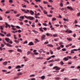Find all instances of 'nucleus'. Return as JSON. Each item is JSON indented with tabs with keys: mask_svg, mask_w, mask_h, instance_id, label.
<instances>
[{
	"mask_svg": "<svg viewBox=\"0 0 80 80\" xmlns=\"http://www.w3.org/2000/svg\"><path fill=\"white\" fill-rule=\"evenodd\" d=\"M67 8H68V9L71 10V11H73V8H72V7H70L69 6H68L67 7Z\"/></svg>",
	"mask_w": 80,
	"mask_h": 80,
	"instance_id": "nucleus-6",
	"label": "nucleus"
},
{
	"mask_svg": "<svg viewBox=\"0 0 80 80\" xmlns=\"http://www.w3.org/2000/svg\"><path fill=\"white\" fill-rule=\"evenodd\" d=\"M20 16V14H18L16 15L17 17H18Z\"/></svg>",
	"mask_w": 80,
	"mask_h": 80,
	"instance_id": "nucleus-38",
	"label": "nucleus"
},
{
	"mask_svg": "<svg viewBox=\"0 0 80 80\" xmlns=\"http://www.w3.org/2000/svg\"><path fill=\"white\" fill-rule=\"evenodd\" d=\"M6 25H8V27H9V28H10V25L8 24H7V23H5Z\"/></svg>",
	"mask_w": 80,
	"mask_h": 80,
	"instance_id": "nucleus-35",
	"label": "nucleus"
},
{
	"mask_svg": "<svg viewBox=\"0 0 80 80\" xmlns=\"http://www.w3.org/2000/svg\"><path fill=\"white\" fill-rule=\"evenodd\" d=\"M25 2H27V3H29V2L27 0H23Z\"/></svg>",
	"mask_w": 80,
	"mask_h": 80,
	"instance_id": "nucleus-44",
	"label": "nucleus"
},
{
	"mask_svg": "<svg viewBox=\"0 0 80 80\" xmlns=\"http://www.w3.org/2000/svg\"><path fill=\"white\" fill-rule=\"evenodd\" d=\"M39 7L41 8V9H42V10H43V8L41 6L39 5Z\"/></svg>",
	"mask_w": 80,
	"mask_h": 80,
	"instance_id": "nucleus-46",
	"label": "nucleus"
},
{
	"mask_svg": "<svg viewBox=\"0 0 80 80\" xmlns=\"http://www.w3.org/2000/svg\"><path fill=\"white\" fill-rule=\"evenodd\" d=\"M53 69H55L56 70H60V68L57 66L53 68Z\"/></svg>",
	"mask_w": 80,
	"mask_h": 80,
	"instance_id": "nucleus-4",
	"label": "nucleus"
},
{
	"mask_svg": "<svg viewBox=\"0 0 80 80\" xmlns=\"http://www.w3.org/2000/svg\"><path fill=\"white\" fill-rule=\"evenodd\" d=\"M20 19H22V20H23V18H24V16H21L20 17Z\"/></svg>",
	"mask_w": 80,
	"mask_h": 80,
	"instance_id": "nucleus-26",
	"label": "nucleus"
},
{
	"mask_svg": "<svg viewBox=\"0 0 80 80\" xmlns=\"http://www.w3.org/2000/svg\"><path fill=\"white\" fill-rule=\"evenodd\" d=\"M80 15V12H79L78 13V15H77V16L78 17H79V16Z\"/></svg>",
	"mask_w": 80,
	"mask_h": 80,
	"instance_id": "nucleus-58",
	"label": "nucleus"
},
{
	"mask_svg": "<svg viewBox=\"0 0 80 80\" xmlns=\"http://www.w3.org/2000/svg\"><path fill=\"white\" fill-rule=\"evenodd\" d=\"M3 65H7V63H8V62H3Z\"/></svg>",
	"mask_w": 80,
	"mask_h": 80,
	"instance_id": "nucleus-13",
	"label": "nucleus"
},
{
	"mask_svg": "<svg viewBox=\"0 0 80 80\" xmlns=\"http://www.w3.org/2000/svg\"><path fill=\"white\" fill-rule=\"evenodd\" d=\"M55 27H58L59 26V24H55Z\"/></svg>",
	"mask_w": 80,
	"mask_h": 80,
	"instance_id": "nucleus-62",
	"label": "nucleus"
},
{
	"mask_svg": "<svg viewBox=\"0 0 80 80\" xmlns=\"http://www.w3.org/2000/svg\"><path fill=\"white\" fill-rule=\"evenodd\" d=\"M13 51V50H8V52H10V53H12V52Z\"/></svg>",
	"mask_w": 80,
	"mask_h": 80,
	"instance_id": "nucleus-37",
	"label": "nucleus"
},
{
	"mask_svg": "<svg viewBox=\"0 0 80 80\" xmlns=\"http://www.w3.org/2000/svg\"><path fill=\"white\" fill-rule=\"evenodd\" d=\"M60 5L61 7H63V3H60Z\"/></svg>",
	"mask_w": 80,
	"mask_h": 80,
	"instance_id": "nucleus-53",
	"label": "nucleus"
},
{
	"mask_svg": "<svg viewBox=\"0 0 80 80\" xmlns=\"http://www.w3.org/2000/svg\"><path fill=\"white\" fill-rule=\"evenodd\" d=\"M46 37V36L45 35H43L41 37V39L43 40H45V38Z\"/></svg>",
	"mask_w": 80,
	"mask_h": 80,
	"instance_id": "nucleus-5",
	"label": "nucleus"
},
{
	"mask_svg": "<svg viewBox=\"0 0 80 80\" xmlns=\"http://www.w3.org/2000/svg\"><path fill=\"white\" fill-rule=\"evenodd\" d=\"M32 32H34V33L35 34L38 33V32L37 31H35L34 30H32Z\"/></svg>",
	"mask_w": 80,
	"mask_h": 80,
	"instance_id": "nucleus-21",
	"label": "nucleus"
},
{
	"mask_svg": "<svg viewBox=\"0 0 80 80\" xmlns=\"http://www.w3.org/2000/svg\"><path fill=\"white\" fill-rule=\"evenodd\" d=\"M73 37L75 38V37H76V34H74L73 35Z\"/></svg>",
	"mask_w": 80,
	"mask_h": 80,
	"instance_id": "nucleus-64",
	"label": "nucleus"
},
{
	"mask_svg": "<svg viewBox=\"0 0 80 80\" xmlns=\"http://www.w3.org/2000/svg\"><path fill=\"white\" fill-rule=\"evenodd\" d=\"M60 64L62 65H63L64 64V63H63V61H61L60 62Z\"/></svg>",
	"mask_w": 80,
	"mask_h": 80,
	"instance_id": "nucleus-23",
	"label": "nucleus"
},
{
	"mask_svg": "<svg viewBox=\"0 0 80 80\" xmlns=\"http://www.w3.org/2000/svg\"><path fill=\"white\" fill-rule=\"evenodd\" d=\"M0 29L1 30H3V26L0 27Z\"/></svg>",
	"mask_w": 80,
	"mask_h": 80,
	"instance_id": "nucleus-57",
	"label": "nucleus"
},
{
	"mask_svg": "<svg viewBox=\"0 0 80 80\" xmlns=\"http://www.w3.org/2000/svg\"><path fill=\"white\" fill-rule=\"evenodd\" d=\"M62 51H66V50H66V49H65V48H64L62 49Z\"/></svg>",
	"mask_w": 80,
	"mask_h": 80,
	"instance_id": "nucleus-43",
	"label": "nucleus"
},
{
	"mask_svg": "<svg viewBox=\"0 0 80 80\" xmlns=\"http://www.w3.org/2000/svg\"><path fill=\"white\" fill-rule=\"evenodd\" d=\"M22 74V73H19L18 74V75L19 76V75H21Z\"/></svg>",
	"mask_w": 80,
	"mask_h": 80,
	"instance_id": "nucleus-47",
	"label": "nucleus"
},
{
	"mask_svg": "<svg viewBox=\"0 0 80 80\" xmlns=\"http://www.w3.org/2000/svg\"><path fill=\"white\" fill-rule=\"evenodd\" d=\"M49 2H53V1L52 0H49Z\"/></svg>",
	"mask_w": 80,
	"mask_h": 80,
	"instance_id": "nucleus-61",
	"label": "nucleus"
},
{
	"mask_svg": "<svg viewBox=\"0 0 80 80\" xmlns=\"http://www.w3.org/2000/svg\"><path fill=\"white\" fill-rule=\"evenodd\" d=\"M24 17L27 19H29L30 20H33V17H31V16L27 17L25 15H24Z\"/></svg>",
	"mask_w": 80,
	"mask_h": 80,
	"instance_id": "nucleus-1",
	"label": "nucleus"
},
{
	"mask_svg": "<svg viewBox=\"0 0 80 80\" xmlns=\"http://www.w3.org/2000/svg\"><path fill=\"white\" fill-rule=\"evenodd\" d=\"M1 33H3L4 34V35H6V34L7 33V32H3V31H2V30H1Z\"/></svg>",
	"mask_w": 80,
	"mask_h": 80,
	"instance_id": "nucleus-19",
	"label": "nucleus"
},
{
	"mask_svg": "<svg viewBox=\"0 0 80 80\" xmlns=\"http://www.w3.org/2000/svg\"><path fill=\"white\" fill-rule=\"evenodd\" d=\"M63 60H64V61H68V58L67 57H65L64 58H63Z\"/></svg>",
	"mask_w": 80,
	"mask_h": 80,
	"instance_id": "nucleus-8",
	"label": "nucleus"
},
{
	"mask_svg": "<svg viewBox=\"0 0 80 80\" xmlns=\"http://www.w3.org/2000/svg\"><path fill=\"white\" fill-rule=\"evenodd\" d=\"M28 43V42H27V41H26L24 42L23 44H26V43Z\"/></svg>",
	"mask_w": 80,
	"mask_h": 80,
	"instance_id": "nucleus-48",
	"label": "nucleus"
},
{
	"mask_svg": "<svg viewBox=\"0 0 80 80\" xmlns=\"http://www.w3.org/2000/svg\"><path fill=\"white\" fill-rule=\"evenodd\" d=\"M35 1L37 2H40L41 0H35Z\"/></svg>",
	"mask_w": 80,
	"mask_h": 80,
	"instance_id": "nucleus-55",
	"label": "nucleus"
},
{
	"mask_svg": "<svg viewBox=\"0 0 80 80\" xmlns=\"http://www.w3.org/2000/svg\"><path fill=\"white\" fill-rule=\"evenodd\" d=\"M48 63H50L51 62H53V60H51L49 61H48Z\"/></svg>",
	"mask_w": 80,
	"mask_h": 80,
	"instance_id": "nucleus-41",
	"label": "nucleus"
},
{
	"mask_svg": "<svg viewBox=\"0 0 80 80\" xmlns=\"http://www.w3.org/2000/svg\"><path fill=\"white\" fill-rule=\"evenodd\" d=\"M29 13H30V14L32 15H33L34 14V12L31 10H30V11H29Z\"/></svg>",
	"mask_w": 80,
	"mask_h": 80,
	"instance_id": "nucleus-7",
	"label": "nucleus"
},
{
	"mask_svg": "<svg viewBox=\"0 0 80 80\" xmlns=\"http://www.w3.org/2000/svg\"><path fill=\"white\" fill-rule=\"evenodd\" d=\"M45 76H42L41 77V78H41L42 79H45Z\"/></svg>",
	"mask_w": 80,
	"mask_h": 80,
	"instance_id": "nucleus-17",
	"label": "nucleus"
},
{
	"mask_svg": "<svg viewBox=\"0 0 80 80\" xmlns=\"http://www.w3.org/2000/svg\"><path fill=\"white\" fill-rule=\"evenodd\" d=\"M0 36H1V37H5V35H4V34L1 33H0Z\"/></svg>",
	"mask_w": 80,
	"mask_h": 80,
	"instance_id": "nucleus-24",
	"label": "nucleus"
},
{
	"mask_svg": "<svg viewBox=\"0 0 80 80\" xmlns=\"http://www.w3.org/2000/svg\"><path fill=\"white\" fill-rule=\"evenodd\" d=\"M36 59H37V60H40V59H43V58L42 57H39V58H36Z\"/></svg>",
	"mask_w": 80,
	"mask_h": 80,
	"instance_id": "nucleus-18",
	"label": "nucleus"
},
{
	"mask_svg": "<svg viewBox=\"0 0 80 80\" xmlns=\"http://www.w3.org/2000/svg\"><path fill=\"white\" fill-rule=\"evenodd\" d=\"M55 20H56V18H53L52 19V21H55Z\"/></svg>",
	"mask_w": 80,
	"mask_h": 80,
	"instance_id": "nucleus-40",
	"label": "nucleus"
},
{
	"mask_svg": "<svg viewBox=\"0 0 80 80\" xmlns=\"http://www.w3.org/2000/svg\"><path fill=\"white\" fill-rule=\"evenodd\" d=\"M22 68V67L19 65L16 66V69H18V68Z\"/></svg>",
	"mask_w": 80,
	"mask_h": 80,
	"instance_id": "nucleus-14",
	"label": "nucleus"
},
{
	"mask_svg": "<svg viewBox=\"0 0 80 80\" xmlns=\"http://www.w3.org/2000/svg\"><path fill=\"white\" fill-rule=\"evenodd\" d=\"M50 57H51V58H55V55H53L50 56Z\"/></svg>",
	"mask_w": 80,
	"mask_h": 80,
	"instance_id": "nucleus-32",
	"label": "nucleus"
},
{
	"mask_svg": "<svg viewBox=\"0 0 80 80\" xmlns=\"http://www.w3.org/2000/svg\"><path fill=\"white\" fill-rule=\"evenodd\" d=\"M22 12H24L25 13H29V10L27 9L26 10H25V9H21Z\"/></svg>",
	"mask_w": 80,
	"mask_h": 80,
	"instance_id": "nucleus-2",
	"label": "nucleus"
},
{
	"mask_svg": "<svg viewBox=\"0 0 80 80\" xmlns=\"http://www.w3.org/2000/svg\"><path fill=\"white\" fill-rule=\"evenodd\" d=\"M48 47H53V46L52 44H48L47 45Z\"/></svg>",
	"mask_w": 80,
	"mask_h": 80,
	"instance_id": "nucleus-16",
	"label": "nucleus"
},
{
	"mask_svg": "<svg viewBox=\"0 0 80 80\" xmlns=\"http://www.w3.org/2000/svg\"><path fill=\"white\" fill-rule=\"evenodd\" d=\"M60 59L58 58L55 59V62H59V61H60Z\"/></svg>",
	"mask_w": 80,
	"mask_h": 80,
	"instance_id": "nucleus-22",
	"label": "nucleus"
},
{
	"mask_svg": "<svg viewBox=\"0 0 80 80\" xmlns=\"http://www.w3.org/2000/svg\"><path fill=\"white\" fill-rule=\"evenodd\" d=\"M13 36L14 39H15V40H17V38L16 37V35H14Z\"/></svg>",
	"mask_w": 80,
	"mask_h": 80,
	"instance_id": "nucleus-30",
	"label": "nucleus"
},
{
	"mask_svg": "<svg viewBox=\"0 0 80 80\" xmlns=\"http://www.w3.org/2000/svg\"><path fill=\"white\" fill-rule=\"evenodd\" d=\"M46 35L47 36H50V34H48V33H47L46 34Z\"/></svg>",
	"mask_w": 80,
	"mask_h": 80,
	"instance_id": "nucleus-54",
	"label": "nucleus"
},
{
	"mask_svg": "<svg viewBox=\"0 0 80 80\" xmlns=\"http://www.w3.org/2000/svg\"><path fill=\"white\" fill-rule=\"evenodd\" d=\"M65 32H66V33H72V31L70 30L69 31L68 29H67L65 31Z\"/></svg>",
	"mask_w": 80,
	"mask_h": 80,
	"instance_id": "nucleus-3",
	"label": "nucleus"
},
{
	"mask_svg": "<svg viewBox=\"0 0 80 80\" xmlns=\"http://www.w3.org/2000/svg\"><path fill=\"white\" fill-rule=\"evenodd\" d=\"M58 36L57 34H54V35H53V37H57Z\"/></svg>",
	"mask_w": 80,
	"mask_h": 80,
	"instance_id": "nucleus-29",
	"label": "nucleus"
},
{
	"mask_svg": "<svg viewBox=\"0 0 80 80\" xmlns=\"http://www.w3.org/2000/svg\"><path fill=\"white\" fill-rule=\"evenodd\" d=\"M39 29L41 32H43V29H42V28H39Z\"/></svg>",
	"mask_w": 80,
	"mask_h": 80,
	"instance_id": "nucleus-34",
	"label": "nucleus"
},
{
	"mask_svg": "<svg viewBox=\"0 0 80 80\" xmlns=\"http://www.w3.org/2000/svg\"><path fill=\"white\" fill-rule=\"evenodd\" d=\"M35 75L32 74V75H31L30 77H35Z\"/></svg>",
	"mask_w": 80,
	"mask_h": 80,
	"instance_id": "nucleus-50",
	"label": "nucleus"
},
{
	"mask_svg": "<svg viewBox=\"0 0 80 80\" xmlns=\"http://www.w3.org/2000/svg\"><path fill=\"white\" fill-rule=\"evenodd\" d=\"M43 29V30H45V31H46V30H47V28H42Z\"/></svg>",
	"mask_w": 80,
	"mask_h": 80,
	"instance_id": "nucleus-42",
	"label": "nucleus"
},
{
	"mask_svg": "<svg viewBox=\"0 0 80 80\" xmlns=\"http://www.w3.org/2000/svg\"><path fill=\"white\" fill-rule=\"evenodd\" d=\"M77 56H74L73 58V59H77Z\"/></svg>",
	"mask_w": 80,
	"mask_h": 80,
	"instance_id": "nucleus-51",
	"label": "nucleus"
},
{
	"mask_svg": "<svg viewBox=\"0 0 80 80\" xmlns=\"http://www.w3.org/2000/svg\"><path fill=\"white\" fill-rule=\"evenodd\" d=\"M5 40L6 41H7V42H9V41L10 40L9 38H5Z\"/></svg>",
	"mask_w": 80,
	"mask_h": 80,
	"instance_id": "nucleus-10",
	"label": "nucleus"
},
{
	"mask_svg": "<svg viewBox=\"0 0 80 80\" xmlns=\"http://www.w3.org/2000/svg\"><path fill=\"white\" fill-rule=\"evenodd\" d=\"M43 3H44V4H47L48 3V2H47L45 1H43Z\"/></svg>",
	"mask_w": 80,
	"mask_h": 80,
	"instance_id": "nucleus-39",
	"label": "nucleus"
},
{
	"mask_svg": "<svg viewBox=\"0 0 80 80\" xmlns=\"http://www.w3.org/2000/svg\"><path fill=\"white\" fill-rule=\"evenodd\" d=\"M61 49V48L60 47L57 48V50H59Z\"/></svg>",
	"mask_w": 80,
	"mask_h": 80,
	"instance_id": "nucleus-36",
	"label": "nucleus"
},
{
	"mask_svg": "<svg viewBox=\"0 0 80 80\" xmlns=\"http://www.w3.org/2000/svg\"><path fill=\"white\" fill-rule=\"evenodd\" d=\"M1 47H4V45L2 44H1Z\"/></svg>",
	"mask_w": 80,
	"mask_h": 80,
	"instance_id": "nucleus-49",
	"label": "nucleus"
},
{
	"mask_svg": "<svg viewBox=\"0 0 80 80\" xmlns=\"http://www.w3.org/2000/svg\"><path fill=\"white\" fill-rule=\"evenodd\" d=\"M6 36L8 37H11V34L10 33H9L6 35Z\"/></svg>",
	"mask_w": 80,
	"mask_h": 80,
	"instance_id": "nucleus-15",
	"label": "nucleus"
},
{
	"mask_svg": "<svg viewBox=\"0 0 80 80\" xmlns=\"http://www.w3.org/2000/svg\"><path fill=\"white\" fill-rule=\"evenodd\" d=\"M6 45L8 47H12V46L11 45V44H10L7 43L6 44Z\"/></svg>",
	"mask_w": 80,
	"mask_h": 80,
	"instance_id": "nucleus-9",
	"label": "nucleus"
},
{
	"mask_svg": "<svg viewBox=\"0 0 80 80\" xmlns=\"http://www.w3.org/2000/svg\"><path fill=\"white\" fill-rule=\"evenodd\" d=\"M33 45V42H29L28 44V45H30V46H32V45Z\"/></svg>",
	"mask_w": 80,
	"mask_h": 80,
	"instance_id": "nucleus-11",
	"label": "nucleus"
},
{
	"mask_svg": "<svg viewBox=\"0 0 80 80\" xmlns=\"http://www.w3.org/2000/svg\"><path fill=\"white\" fill-rule=\"evenodd\" d=\"M8 69H11V68H12V67L11 66H9L8 67Z\"/></svg>",
	"mask_w": 80,
	"mask_h": 80,
	"instance_id": "nucleus-63",
	"label": "nucleus"
},
{
	"mask_svg": "<svg viewBox=\"0 0 80 80\" xmlns=\"http://www.w3.org/2000/svg\"><path fill=\"white\" fill-rule=\"evenodd\" d=\"M67 39L69 42H71V41H72V39L69 38H67Z\"/></svg>",
	"mask_w": 80,
	"mask_h": 80,
	"instance_id": "nucleus-12",
	"label": "nucleus"
},
{
	"mask_svg": "<svg viewBox=\"0 0 80 80\" xmlns=\"http://www.w3.org/2000/svg\"><path fill=\"white\" fill-rule=\"evenodd\" d=\"M50 52L51 55H52V54H53V51H52V50H50Z\"/></svg>",
	"mask_w": 80,
	"mask_h": 80,
	"instance_id": "nucleus-25",
	"label": "nucleus"
},
{
	"mask_svg": "<svg viewBox=\"0 0 80 80\" xmlns=\"http://www.w3.org/2000/svg\"><path fill=\"white\" fill-rule=\"evenodd\" d=\"M17 51L18 52H22V50L19 49H17Z\"/></svg>",
	"mask_w": 80,
	"mask_h": 80,
	"instance_id": "nucleus-20",
	"label": "nucleus"
},
{
	"mask_svg": "<svg viewBox=\"0 0 80 80\" xmlns=\"http://www.w3.org/2000/svg\"><path fill=\"white\" fill-rule=\"evenodd\" d=\"M43 25H44V26H45L46 27H47V25L45 23H43Z\"/></svg>",
	"mask_w": 80,
	"mask_h": 80,
	"instance_id": "nucleus-45",
	"label": "nucleus"
},
{
	"mask_svg": "<svg viewBox=\"0 0 80 80\" xmlns=\"http://www.w3.org/2000/svg\"><path fill=\"white\" fill-rule=\"evenodd\" d=\"M63 20H64V21H66V22H68V19H65V18H64Z\"/></svg>",
	"mask_w": 80,
	"mask_h": 80,
	"instance_id": "nucleus-33",
	"label": "nucleus"
},
{
	"mask_svg": "<svg viewBox=\"0 0 80 80\" xmlns=\"http://www.w3.org/2000/svg\"><path fill=\"white\" fill-rule=\"evenodd\" d=\"M35 40L36 42H39V41L37 39H35Z\"/></svg>",
	"mask_w": 80,
	"mask_h": 80,
	"instance_id": "nucleus-56",
	"label": "nucleus"
},
{
	"mask_svg": "<svg viewBox=\"0 0 80 80\" xmlns=\"http://www.w3.org/2000/svg\"><path fill=\"white\" fill-rule=\"evenodd\" d=\"M43 13L44 14H47V12L46 10L43 11Z\"/></svg>",
	"mask_w": 80,
	"mask_h": 80,
	"instance_id": "nucleus-31",
	"label": "nucleus"
},
{
	"mask_svg": "<svg viewBox=\"0 0 80 80\" xmlns=\"http://www.w3.org/2000/svg\"><path fill=\"white\" fill-rule=\"evenodd\" d=\"M14 42L15 43H19V41H18L17 40H15Z\"/></svg>",
	"mask_w": 80,
	"mask_h": 80,
	"instance_id": "nucleus-28",
	"label": "nucleus"
},
{
	"mask_svg": "<svg viewBox=\"0 0 80 80\" xmlns=\"http://www.w3.org/2000/svg\"><path fill=\"white\" fill-rule=\"evenodd\" d=\"M48 42H44V44H48Z\"/></svg>",
	"mask_w": 80,
	"mask_h": 80,
	"instance_id": "nucleus-60",
	"label": "nucleus"
},
{
	"mask_svg": "<svg viewBox=\"0 0 80 80\" xmlns=\"http://www.w3.org/2000/svg\"><path fill=\"white\" fill-rule=\"evenodd\" d=\"M55 79H56V80H59L60 79V78H59L58 77H57V78H56Z\"/></svg>",
	"mask_w": 80,
	"mask_h": 80,
	"instance_id": "nucleus-52",
	"label": "nucleus"
},
{
	"mask_svg": "<svg viewBox=\"0 0 80 80\" xmlns=\"http://www.w3.org/2000/svg\"><path fill=\"white\" fill-rule=\"evenodd\" d=\"M65 10V8H62L61 9V10H62V11H63V10Z\"/></svg>",
	"mask_w": 80,
	"mask_h": 80,
	"instance_id": "nucleus-59",
	"label": "nucleus"
},
{
	"mask_svg": "<svg viewBox=\"0 0 80 80\" xmlns=\"http://www.w3.org/2000/svg\"><path fill=\"white\" fill-rule=\"evenodd\" d=\"M72 51H75L76 52H77V51H78V50L76 49H74L73 50H71Z\"/></svg>",
	"mask_w": 80,
	"mask_h": 80,
	"instance_id": "nucleus-27",
	"label": "nucleus"
}]
</instances>
